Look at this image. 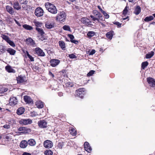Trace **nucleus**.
Listing matches in <instances>:
<instances>
[{
	"mask_svg": "<svg viewBox=\"0 0 155 155\" xmlns=\"http://www.w3.org/2000/svg\"><path fill=\"white\" fill-rule=\"evenodd\" d=\"M93 15H91V18H92L93 21L97 20L98 22H99V20H103V18L101 14L97 11L95 10L93 11Z\"/></svg>",
	"mask_w": 155,
	"mask_h": 155,
	"instance_id": "f257e3e1",
	"label": "nucleus"
},
{
	"mask_svg": "<svg viewBox=\"0 0 155 155\" xmlns=\"http://www.w3.org/2000/svg\"><path fill=\"white\" fill-rule=\"evenodd\" d=\"M45 6L46 9L50 12L53 14H56L58 10L55 6L50 2L45 3Z\"/></svg>",
	"mask_w": 155,
	"mask_h": 155,
	"instance_id": "f03ea898",
	"label": "nucleus"
},
{
	"mask_svg": "<svg viewBox=\"0 0 155 155\" xmlns=\"http://www.w3.org/2000/svg\"><path fill=\"white\" fill-rule=\"evenodd\" d=\"M66 14L64 11L60 12L56 16V19L60 21H64L66 18Z\"/></svg>",
	"mask_w": 155,
	"mask_h": 155,
	"instance_id": "7ed1b4c3",
	"label": "nucleus"
},
{
	"mask_svg": "<svg viewBox=\"0 0 155 155\" xmlns=\"http://www.w3.org/2000/svg\"><path fill=\"white\" fill-rule=\"evenodd\" d=\"M2 38L5 40L9 45L12 47H14L15 45L14 42L11 40L9 37L5 35H2Z\"/></svg>",
	"mask_w": 155,
	"mask_h": 155,
	"instance_id": "20e7f679",
	"label": "nucleus"
},
{
	"mask_svg": "<svg viewBox=\"0 0 155 155\" xmlns=\"http://www.w3.org/2000/svg\"><path fill=\"white\" fill-rule=\"evenodd\" d=\"M35 13L37 16L41 17L43 15L44 11L41 8L38 7L35 9Z\"/></svg>",
	"mask_w": 155,
	"mask_h": 155,
	"instance_id": "39448f33",
	"label": "nucleus"
},
{
	"mask_svg": "<svg viewBox=\"0 0 155 155\" xmlns=\"http://www.w3.org/2000/svg\"><path fill=\"white\" fill-rule=\"evenodd\" d=\"M44 147L46 148H50L52 147L53 146L52 142L49 140H47L45 141L43 143Z\"/></svg>",
	"mask_w": 155,
	"mask_h": 155,
	"instance_id": "423d86ee",
	"label": "nucleus"
},
{
	"mask_svg": "<svg viewBox=\"0 0 155 155\" xmlns=\"http://www.w3.org/2000/svg\"><path fill=\"white\" fill-rule=\"evenodd\" d=\"M38 124L39 127L41 128H46L47 126V122L44 120L38 121Z\"/></svg>",
	"mask_w": 155,
	"mask_h": 155,
	"instance_id": "0eeeda50",
	"label": "nucleus"
},
{
	"mask_svg": "<svg viewBox=\"0 0 155 155\" xmlns=\"http://www.w3.org/2000/svg\"><path fill=\"white\" fill-rule=\"evenodd\" d=\"M60 61L57 59H53L50 61L51 65L53 67H55L58 65L60 63Z\"/></svg>",
	"mask_w": 155,
	"mask_h": 155,
	"instance_id": "6e6552de",
	"label": "nucleus"
},
{
	"mask_svg": "<svg viewBox=\"0 0 155 155\" xmlns=\"http://www.w3.org/2000/svg\"><path fill=\"white\" fill-rule=\"evenodd\" d=\"M147 81L150 86L152 87L155 86V80L153 78L150 77L147 78Z\"/></svg>",
	"mask_w": 155,
	"mask_h": 155,
	"instance_id": "1a4fd4ad",
	"label": "nucleus"
},
{
	"mask_svg": "<svg viewBox=\"0 0 155 155\" xmlns=\"http://www.w3.org/2000/svg\"><path fill=\"white\" fill-rule=\"evenodd\" d=\"M18 130L21 131V133L26 134L30 132V129L29 128L25 127H21L18 129Z\"/></svg>",
	"mask_w": 155,
	"mask_h": 155,
	"instance_id": "9d476101",
	"label": "nucleus"
},
{
	"mask_svg": "<svg viewBox=\"0 0 155 155\" xmlns=\"http://www.w3.org/2000/svg\"><path fill=\"white\" fill-rule=\"evenodd\" d=\"M18 83H23L26 81V77L22 75L19 76L17 78Z\"/></svg>",
	"mask_w": 155,
	"mask_h": 155,
	"instance_id": "9b49d317",
	"label": "nucleus"
},
{
	"mask_svg": "<svg viewBox=\"0 0 155 155\" xmlns=\"http://www.w3.org/2000/svg\"><path fill=\"white\" fill-rule=\"evenodd\" d=\"M36 53L39 56H44L45 55L44 52L42 50L39 48H37L35 49Z\"/></svg>",
	"mask_w": 155,
	"mask_h": 155,
	"instance_id": "f8f14e48",
	"label": "nucleus"
},
{
	"mask_svg": "<svg viewBox=\"0 0 155 155\" xmlns=\"http://www.w3.org/2000/svg\"><path fill=\"white\" fill-rule=\"evenodd\" d=\"M6 9L7 11L10 14L14 15L15 13V12L13 8L11 6L9 5H7L6 6Z\"/></svg>",
	"mask_w": 155,
	"mask_h": 155,
	"instance_id": "ddd939ff",
	"label": "nucleus"
},
{
	"mask_svg": "<svg viewBox=\"0 0 155 155\" xmlns=\"http://www.w3.org/2000/svg\"><path fill=\"white\" fill-rule=\"evenodd\" d=\"M84 148L85 150L88 152H90L92 150V148L88 142H85Z\"/></svg>",
	"mask_w": 155,
	"mask_h": 155,
	"instance_id": "4468645a",
	"label": "nucleus"
},
{
	"mask_svg": "<svg viewBox=\"0 0 155 155\" xmlns=\"http://www.w3.org/2000/svg\"><path fill=\"white\" fill-rule=\"evenodd\" d=\"M32 120L29 119H22L20 121V123L24 125H27L28 124H30L32 123Z\"/></svg>",
	"mask_w": 155,
	"mask_h": 155,
	"instance_id": "2eb2a0df",
	"label": "nucleus"
},
{
	"mask_svg": "<svg viewBox=\"0 0 155 155\" xmlns=\"http://www.w3.org/2000/svg\"><path fill=\"white\" fill-rule=\"evenodd\" d=\"M13 7L15 9L19 10L21 9V7L19 2L18 1L14 2L13 3Z\"/></svg>",
	"mask_w": 155,
	"mask_h": 155,
	"instance_id": "dca6fc26",
	"label": "nucleus"
},
{
	"mask_svg": "<svg viewBox=\"0 0 155 155\" xmlns=\"http://www.w3.org/2000/svg\"><path fill=\"white\" fill-rule=\"evenodd\" d=\"M18 101L16 97H11L9 100V103L11 105H15L17 104Z\"/></svg>",
	"mask_w": 155,
	"mask_h": 155,
	"instance_id": "f3484780",
	"label": "nucleus"
},
{
	"mask_svg": "<svg viewBox=\"0 0 155 155\" xmlns=\"http://www.w3.org/2000/svg\"><path fill=\"white\" fill-rule=\"evenodd\" d=\"M26 43L30 45L34 46L35 45L34 41L31 38H29L26 40Z\"/></svg>",
	"mask_w": 155,
	"mask_h": 155,
	"instance_id": "a211bd4d",
	"label": "nucleus"
},
{
	"mask_svg": "<svg viewBox=\"0 0 155 155\" xmlns=\"http://www.w3.org/2000/svg\"><path fill=\"white\" fill-rule=\"evenodd\" d=\"M25 101L28 103H32L33 101L31 98L27 95H25L24 97Z\"/></svg>",
	"mask_w": 155,
	"mask_h": 155,
	"instance_id": "6ab92c4d",
	"label": "nucleus"
},
{
	"mask_svg": "<svg viewBox=\"0 0 155 155\" xmlns=\"http://www.w3.org/2000/svg\"><path fill=\"white\" fill-rule=\"evenodd\" d=\"M5 68L7 71L9 73H15V70L10 66H7L5 67Z\"/></svg>",
	"mask_w": 155,
	"mask_h": 155,
	"instance_id": "aec40b11",
	"label": "nucleus"
},
{
	"mask_svg": "<svg viewBox=\"0 0 155 155\" xmlns=\"http://www.w3.org/2000/svg\"><path fill=\"white\" fill-rule=\"evenodd\" d=\"M45 27L48 29H51L54 26V23L53 22H47L45 24Z\"/></svg>",
	"mask_w": 155,
	"mask_h": 155,
	"instance_id": "412c9836",
	"label": "nucleus"
},
{
	"mask_svg": "<svg viewBox=\"0 0 155 155\" xmlns=\"http://www.w3.org/2000/svg\"><path fill=\"white\" fill-rule=\"evenodd\" d=\"M28 144V143L26 141L22 140L21 142L20 146L21 147L24 148L27 147Z\"/></svg>",
	"mask_w": 155,
	"mask_h": 155,
	"instance_id": "4be33fe9",
	"label": "nucleus"
},
{
	"mask_svg": "<svg viewBox=\"0 0 155 155\" xmlns=\"http://www.w3.org/2000/svg\"><path fill=\"white\" fill-rule=\"evenodd\" d=\"M36 105L37 107L39 108H41L44 106L43 102L40 101H37L36 102Z\"/></svg>",
	"mask_w": 155,
	"mask_h": 155,
	"instance_id": "5701e85b",
	"label": "nucleus"
},
{
	"mask_svg": "<svg viewBox=\"0 0 155 155\" xmlns=\"http://www.w3.org/2000/svg\"><path fill=\"white\" fill-rule=\"evenodd\" d=\"M84 88L79 89L78 91H76L77 95H79L81 98H82L83 97L82 95L80 96V95L82 94V92H84Z\"/></svg>",
	"mask_w": 155,
	"mask_h": 155,
	"instance_id": "b1692460",
	"label": "nucleus"
},
{
	"mask_svg": "<svg viewBox=\"0 0 155 155\" xmlns=\"http://www.w3.org/2000/svg\"><path fill=\"white\" fill-rule=\"evenodd\" d=\"M25 110V109L22 107H21L18 108L17 111V113L18 115H21L24 112Z\"/></svg>",
	"mask_w": 155,
	"mask_h": 155,
	"instance_id": "393cba45",
	"label": "nucleus"
},
{
	"mask_svg": "<svg viewBox=\"0 0 155 155\" xmlns=\"http://www.w3.org/2000/svg\"><path fill=\"white\" fill-rule=\"evenodd\" d=\"M141 12V8L139 6H137L134 12V13L136 15H139Z\"/></svg>",
	"mask_w": 155,
	"mask_h": 155,
	"instance_id": "a878e982",
	"label": "nucleus"
},
{
	"mask_svg": "<svg viewBox=\"0 0 155 155\" xmlns=\"http://www.w3.org/2000/svg\"><path fill=\"white\" fill-rule=\"evenodd\" d=\"M59 46L63 50H65V45L64 42L62 41H59L58 42Z\"/></svg>",
	"mask_w": 155,
	"mask_h": 155,
	"instance_id": "bb28decb",
	"label": "nucleus"
},
{
	"mask_svg": "<svg viewBox=\"0 0 155 155\" xmlns=\"http://www.w3.org/2000/svg\"><path fill=\"white\" fill-rule=\"evenodd\" d=\"M28 144L31 146H34L36 144L35 141L33 139H30L28 140L27 142Z\"/></svg>",
	"mask_w": 155,
	"mask_h": 155,
	"instance_id": "cd10ccee",
	"label": "nucleus"
},
{
	"mask_svg": "<svg viewBox=\"0 0 155 155\" xmlns=\"http://www.w3.org/2000/svg\"><path fill=\"white\" fill-rule=\"evenodd\" d=\"M7 51L12 55H14L16 53V51L15 50L10 48H8Z\"/></svg>",
	"mask_w": 155,
	"mask_h": 155,
	"instance_id": "c85d7f7f",
	"label": "nucleus"
},
{
	"mask_svg": "<svg viewBox=\"0 0 155 155\" xmlns=\"http://www.w3.org/2000/svg\"><path fill=\"white\" fill-rule=\"evenodd\" d=\"M113 31H110L108 32L106 34V36L109 39L111 40L112 38V37L113 35Z\"/></svg>",
	"mask_w": 155,
	"mask_h": 155,
	"instance_id": "c756f323",
	"label": "nucleus"
},
{
	"mask_svg": "<svg viewBox=\"0 0 155 155\" xmlns=\"http://www.w3.org/2000/svg\"><path fill=\"white\" fill-rule=\"evenodd\" d=\"M88 21L89 19L88 18L85 17L82 18L80 20L81 22L83 24L88 23Z\"/></svg>",
	"mask_w": 155,
	"mask_h": 155,
	"instance_id": "7c9ffc66",
	"label": "nucleus"
},
{
	"mask_svg": "<svg viewBox=\"0 0 155 155\" xmlns=\"http://www.w3.org/2000/svg\"><path fill=\"white\" fill-rule=\"evenodd\" d=\"M5 47L2 45H0V54L4 53L5 51Z\"/></svg>",
	"mask_w": 155,
	"mask_h": 155,
	"instance_id": "2f4dec72",
	"label": "nucleus"
},
{
	"mask_svg": "<svg viewBox=\"0 0 155 155\" xmlns=\"http://www.w3.org/2000/svg\"><path fill=\"white\" fill-rule=\"evenodd\" d=\"M153 19V17L152 16L146 17L144 19V21L146 22L150 21Z\"/></svg>",
	"mask_w": 155,
	"mask_h": 155,
	"instance_id": "473e14b6",
	"label": "nucleus"
},
{
	"mask_svg": "<svg viewBox=\"0 0 155 155\" xmlns=\"http://www.w3.org/2000/svg\"><path fill=\"white\" fill-rule=\"evenodd\" d=\"M23 27L25 29L27 30H31L33 29V28L32 27L27 24L23 25Z\"/></svg>",
	"mask_w": 155,
	"mask_h": 155,
	"instance_id": "72a5a7b5",
	"label": "nucleus"
},
{
	"mask_svg": "<svg viewBox=\"0 0 155 155\" xmlns=\"http://www.w3.org/2000/svg\"><path fill=\"white\" fill-rule=\"evenodd\" d=\"M154 52L151 51L150 53H148L146 54V57L147 58H150L154 55Z\"/></svg>",
	"mask_w": 155,
	"mask_h": 155,
	"instance_id": "f704fd0d",
	"label": "nucleus"
},
{
	"mask_svg": "<svg viewBox=\"0 0 155 155\" xmlns=\"http://www.w3.org/2000/svg\"><path fill=\"white\" fill-rule=\"evenodd\" d=\"M129 7L126 6L123 11V14L124 16H126L128 12V9Z\"/></svg>",
	"mask_w": 155,
	"mask_h": 155,
	"instance_id": "c9c22d12",
	"label": "nucleus"
},
{
	"mask_svg": "<svg viewBox=\"0 0 155 155\" xmlns=\"http://www.w3.org/2000/svg\"><path fill=\"white\" fill-rule=\"evenodd\" d=\"M8 89L5 87H2L0 88V94H3L7 91Z\"/></svg>",
	"mask_w": 155,
	"mask_h": 155,
	"instance_id": "e433bc0d",
	"label": "nucleus"
},
{
	"mask_svg": "<svg viewBox=\"0 0 155 155\" xmlns=\"http://www.w3.org/2000/svg\"><path fill=\"white\" fill-rule=\"evenodd\" d=\"M34 23L37 27H40L41 26L42 24L37 21L35 20L34 21Z\"/></svg>",
	"mask_w": 155,
	"mask_h": 155,
	"instance_id": "4c0bfd02",
	"label": "nucleus"
},
{
	"mask_svg": "<svg viewBox=\"0 0 155 155\" xmlns=\"http://www.w3.org/2000/svg\"><path fill=\"white\" fill-rule=\"evenodd\" d=\"M148 63L147 61H145L144 62H143L141 64V68L143 69H144L145 68L148 66Z\"/></svg>",
	"mask_w": 155,
	"mask_h": 155,
	"instance_id": "58836bf2",
	"label": "nucleus"
},
{
	"mask_svg": "<svg viewBox=\"0 0 155 155\" xmlns=\"http://www.w3.org/2000/svg\"><path fill=\"white\" fill-rule=\"evenodd\" d=\"M53 153V152L50 150H47L44 153L45 155H52Z\"/></svg>",
	"mask_w": 155,
	"mask_h": 155,
	"instance_id": "ea45409f",
	"label": "nucleus"
},
{
	"mask_svg": "<svg viewBox=\"0 0 155 155\" xmlns=\"http://www.w3.org/2000/svg\"><path fill=\"white\" fill-rule=\"evenodd\" d=\"M36 30L38 31L39 34H41V36H43L45 33L43 30L39 28H36Z\"/></svg>",
	"mask_w": 155,
	"mask_h": 155,
	"instance_id": "a19ab883",
	"label": "nucleus"
},
{
	"mask_svg": "<svg viewBox=\"0 0 155 155\" xmlns=\"http://www.w3.org/2000/svg\"><path fill=\"white\" fill-rule=\"evenodd\" d=\"M70 132L71 134L73 136H75L76 134V131L73 128L70 130Z\"/></svg>",
	"mask_w": 155,
	"mask_h": 155,
	"instance_id": "79ce46f5",
	"label": "nucleus"
},
{
	"mask_svg": "<svg viewBox=\"0 0 155 155\" xmlns=\"http://www.w3.org/2000/svg\"><path fill=\"white\" fill-rule=\"evenodd\" d=\"M18 1L20 4L21 5H27L28 2V0H18Z\"/></svg>",
	"mask_w": 155,
	"mask_h": 155,
	"instance_id": "37998d69",
	"label": "nucleus"
},
{
	"mask_svg": "<svg viewBox=\"0 0 155 155\" xmlns=\"http://www.w3.org/2000/svg\"><path fill=\"white\" fill-rule=\"evenodd\" d=\"M94 35L95 32L93 31H89L87 34V35L89 37H92L94 36Z\"/></svg>",
	"mask_w": 155,
	"mask_h": 155,
	"instance_id": "c03bdc74",
	"label": "nucleus"
},
{
	"mask_svg": "<svg viewBox=\"0 0 155 155\" xmlns=\"http://www.w3.org/2000/svg\"><path fill=\"white\" fill-rule=\"evenodd\" d=\"M63 28L65 30L70 31V28L69 26L65 25L63 27Z\"/></svg>",
	"mask_w": 155,
	"mask_h": 155,
	"instance_id": "a18cd8bd",
	"label": "nucleus"
},
{
	"mask_svg": "<svg viewBox=\"0 0 155 155\" xmlns=\"http://www.w3.org/2000/svg\"><path fill=\"white\" fill-rule=\"evenodd\" d=\"M37 115V113L34 111L31 112L30 113V115L32 117L36 116Z\"/></svg>",
	"mask_w": 155,
	"mask_h": 155,
	"instance_id": "49530a36",
	"label": "nucleus"
},
{
	"mask_svg": "<svg viewBox=\"0 0 155 155\" xmlns=\"http://www.w3.org/2000/svg\"><path fill=\"white\" fill-rule=\"evenodd\" d=\"M64 145V144L63 142L59 143L58 145V147L60 149H62Z\"/></svg>",
	"mask_w": 155,
	"mask_h": 155,
	"instance_id": "de8ad7c7",
	"label": "nucleus"
},
{
	"mask_svg": "<svg viewBox=\"0 0 155 155\" xmlns=\"http://www.w3.org/2000/svg\"><path fill=\"white\" fill-rule=\"evenodd\" d=\"M95 72V71L94 70L90 71L87 74L88 76H92Z\"/></svg>",
	"mask_w": 155,
	"mask_h": 155,
	"instance_id": "09e8293b",
	"label": "nucleus"
},
{
	"mask_svg": "<svg viewBox=\"0 0 155 155\" xmlns=\"http://www.w3.org/2000/svg\"><path fill=\"white\" fill-rule=\"evenodd\" d=\"M68 57L71 58H76V56L73 54H68Z\"/></svg>",
	"mask_w": 155,
	"mask_h": 155,
	"instance_id": "8fccbe9b",
	"label": "nucleus"
},
{
	"mask_svg": "<svg viewBox=\"0 0 155 155\" xmlns=\"http://www.w3.org/2000/svg\"><path fill=\"white\" fill-rule=\"evenodd\" d=\"M114 24L116 25H117L118 27H120L122 25L121 23H120L118 22H115Z\"/></svg>",
	"mask_w": 155,
	"mask_h": 155,
	"instance_id": "3c124183",
	"label": "nucleus"
},
{
	"mask_svg": "<svg viewBox=\"0 0 155 155\" xmlns=\"http://www.w3.org/2000/svg\"><path fill=\"white\" fill-rule=\"evenodd\" d=\"M3 127L5 129H8L10 128V126L9 124H5L3 126Z\"/></svg>",
	"mask_w": 155,
	"mask_h": 155,
	"instance_id": "603ef678",
	"label": "nucleus"
},
{
	"mask_svg": "<svg viewBox=\"0 0 155 155\" xmlns=\"http://www.w3.org/2000/svg\"><path fill=\"white\" fill-rule=\"evenodd\" d=\"M28 57L30 59L31 61H34V58L32 56L29 55Z\"/></svg>",
	"mask_w": 155,
	"mask_h": 155,
	"instance_id": "864d4df0",
	"label": "nucleus"
},
{
	"mask_svg": "<svg viewBox=\"0 0 155 155\" xmlns=\"http://www.w3.org/2000/svg\"><path fill=\"white\" fill-rule=\"evenodd\" d=\"M68 36L70 38L71 41V40H73L74 38V37L73 35H68Z\"/></svg>",
	"mask_w": 155,
	"mask_h": 155,
	"instance_id": "5fc2aeb1",
	"label": "nucleus"
},
{
	"mask_svg": "<svg viewBox=\"0 0 155 155\" xmlns=\"http://www.w3.org/2000/svg\"><path fill=\"white\" fill-rule=\"evenodd\" d=\"M71 41L73 43L76 44H78V41L74 40V39L73 40H71Z\"/></svg>",
	"mask_w": 155,
	"mask_h": 155,
	"instance_id": "6e6d98bb",
	"label": "nucleus"
},
{
	"mask_svg": "<svg viewBox=\"0 0 155 155\" xmlns=\"http://www.w3.org/2000/svg\"><path fill=\"white\" fill-rule=\"evenodd\" d=\"M95 51L94 50H92L91 51L89 55H92L94 54L95 53Z\"/></svg>",
	"mask_w": 155,
	"mask_h": 155,
	"instance_id": "4d7b16f0",
	"label": "nucleus"
},
{
	"mask_svg": "<svg viewBox=\"0 0 155 155\" xmlns=\"http://www.w3.org/2000/svg\"><path fill=\"white\" fill-rule=\"evenodd\" d=\"M23 53L25 54L27 56L30 55L28 53V52L27 51H24Z\"/></svg>",
	"mask_w": 155,
	"mask_h": 155,
	"instance_id": "13d9d810",
	"label": "nucleus"
},
{
	"mask_svg": "<svg viewBox=\"0 0 155 155\" xmlns=\"http://www.w3.org/2000/svg\"><path fill=\"white\" fill-rule=\"evenodd\" d=\"M104 15L105 17L106 18H108L109 17V15H108L106 13H105V14Z\"/></svg>",
	"mask_w": 155,
	"mask_h": 155,
	"instance_id": "bf43d9fd",
	"label": "nucleus"
},
{
	"mask_svg": "<svg viewBox=\"0 0 155 155\" xmlns=\"http://www.w3.org/2000/svg\"><path fill=\"white\" fill-rule=\"evenodd\" d=\"M14 20L15 23L18 25L19 26H21V24L16 20L15 19Z\"/></svg>",
	"mask_w": 155,
	"mask_h": 155,
	"instance_id": "052dcab7",
	"label": "nucleus"
},
{
	"mask_svg": "<svg viewBox=\"0 0 155 155\" xmlns=\"http://www.w3.org/2000/svg\"><path fill=\"white\" fill-rule=\"evenodd\" d=\"M39 39L42 41L45 40V38L42 36H41L40 38Z\"/></svg>",
	"mask_w": 155,
	"mask_h": 155,
	"instance_id": "680f3d73",
	"label": "nucleus"
},
{
	"mask_svg": "<svg viewBox=\"0 0 155 155\" xmlns=\"http://www.w3.org/2000/svg\"><path fill=\"white\" fill-rule=\"evenodd\" d=\"M23 155H31V154L29 153L24 152L23 153Z\"/></svg>",
	"mask_w": 155,
	"mask_h": 155,
	"instance_id": "e2e57ef3",
	"label": "nucleus"
},
{
	"mask_svg": "<svg viewBox=\"0 0 155 155\" xmlns=\"http://www.w3.org/2000/svg\"><path fill=\"white\" fill-rule=\"evenodd\" d=\"M49 74L50 75H51L52 78H54V75L51 72H49Z\"/></svg>",
	"mask_w": 155,
	"mask_h": 155,
	"instance_id": "0e129e2a",
	"label": "nucleus"
},
{
	"mask_svg": "<svg viewBox=\"0 0 155 155\" xmlns=\"http://www.w3.org/2000/svg\"><path fill=\"white\" fill-rule=\"evenodd\" d=\"M63 94L61 92H60L58 93V95L59 96H61L63 95Z\"/></svg>",
	"mask_w": 155,
	"mask_h": 155,
	"instance_id": "69168bd1",
	"label": "nucleus"
},
{
	"mask_svg": "<svg viewBox=\"0 0 155 155\" xmlns=\"http://www.w3.org/2000/svg\"><path fill=\"white\" fill-rule=\"evenodd\" d=\"M99 23H101V25H102V26L104 27H105V24H103V23L101 22H100V21H99Z\"/></svg>",
	"mask_w": 155,
	"mask_h": 155,
	"instance_id": "338daca9",
	"label": "nucleus"
},
{
	"mask_svg": "<svg viewBox=\"0 0 155 155\" xmlns=\"http://www.w3.org/2000/svg\"><path fill=\"white\" fill-rule=\"evenodd\" d=\"M128 18H129V17L127 16L126 18H122L121 19V20H122V21H123L126 20V19Z\"/></svg>",
	"mask_w": 155,
	"mask_h": 155,
	"instance_id": "774afa93",
	"label": "nucleus"
}]
</instances>
